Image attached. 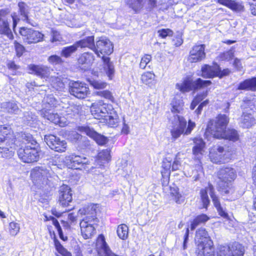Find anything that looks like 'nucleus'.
<instances>
[{"instance_id":"62","label":"nucleus","mask_w":256,"mask_h":256,"mask_svg":"<svg viewBox=\"0 0 256 256\" xmlns=\"http://www.w3.org/2000/svg\"><path fill=\"white\" fill-rule=\"evenodd\" d=\"M209 103V100H206L202 102L198 106L197 109L195 110V112L198 114H201L202 110L204 106H206Z\"/></svg>"},{"instance_id":"34","label":"nucleus","mask_w":256,"mask_h":256,"mask_svg":"<svg viewBox=\"0 0 256 256\" xmlns=\"http://www.w3.org/2000/svg\"><path fill=\"white\" fill-rule=\"evenodd\" d=\"M209 217L205 214H202L196 216L190 224V229L192 230H194L198 226L205 224L207 221L209 220Z\"/></svg>"},{"instance_id":"51","label":"nucleus","mask_w":256,"mask_h":256,"mask_svg":"<svg viewBox=\"0 0 256 256\" xmlns=\"http://www.w3.org/2000/svg\"><path fill=\"white\" fill-rule=\"evenodd\" d=\"M54 243L55 247L58 250V252L62 254L63 256H72L71 254L68 252L60 244L58 240H57L55 237L54 238Z\"/></svg>"},{"instance_id":"15","label":"nucleus","mask_w":256,"mask_h":256,"mask_svg":"<svg viewBox=\"0 0 256 256\" xmlns=\"http://www.w3.org/2000/svg\"><path fill=\"white\" fill-rule=\"evenodd\" d=\"M211 161L216 164L224 163L229 159V154L226 152L222 146H218L210 152Z\"/></svg>"},{"instance_id":"56","label":"nucleus","mask_w":256,"mask_h":256,"mask_svg":"<svg viewBox=\"0 0 256 256\" xmlns=\"http://www.w3.org/2000/svg\"><path fill=\"white\" fill-rule=\"evenodd\" d=\"M14 46L16 56L18 57L21 56L25 51V48L22 45L17 42L16 40L14 42Z\"/></svg>"},{"instance_id":"20","label":"nucleus","mask_w":256,"mask_h":256,"mask_svg":"<svg viewBox=\"0 0 256 256\" xmlns=\"http://www.w3.org/2000/svg\"><path fill=\"white\" fill-rule=\"evenodd\" d=\"M79 130L82 132L92 138L99 145H104L108 142V138L96 132L93 128L86 126L79 127Z\"/></svg>"},{"instance_id":"61","label":"nucleus","mask_w":256,"mask_h":256,"mask_svg":"<svg viewBox=\"0 0 256 256\" xmlns=\"http://www.w3.org/2000/svg\"><path fill=\"white\" fill-rule=\"evenodd\" d=\"M6 191L10 196L11 197L14 196V187L10 180L8 182Z\"/></svg>"},{"instance_id":"60","label":"nucleus","mask_w":256,"mask_h":256,"mask_svg":"<svg viewBox=\"0 0 256 256\" xmlns=\"http://www.w3.org/2000/svg\"><path fill=\"white\" fill-rule=\"evenodd\" d=\"M181 167V162H180V158H178L176 156L174 160L172 161L171 170L172 171H176L178 170Z\"/></svg>"},{"instance_id":"41","label":"nucleus","mask_w":256,"mask_h":256,"mask_svg":"<svg viewBox=\"0 0 256 256\" xmlns=\"http://www.w3.org/2000/svg\"><path fill=\"white\" fill-rule=\"evenodd\" d=\"M176 86L177 89L183 93L192 90V80H185L182 83L176 84Z\"/></svg>"},{"instance_id":"27","label":"nucleus","mask_w":256,"mask_h":256,"mask_svg":"<svg viewBox=\"0 0 256 256\" xmlns=\"http://www.w3.org/2000/svg\"><path fill=\"white\" fill-rule=\"evenodd\" d=\"M18 6L20 16H22V20L32 26H36V23L34 20H31L28 17V7L27 5L23 2H20L18 3Z\"/></svg>"},{"instance_id":"12","label":"nucleus","mask_w":256,"mask_h":256,"mask_svg":"<svg viewBox=\"0 0 256 256\" xmlns=\"http://www.w3.org/2000/svg\"><path fill=\"white\" fill-rule=\"evenodd\" d=\"M244 252V247L235 242L228 246H220L218 256H243Z\"/></svg>"},{"instance_id":"42","label":"nucleus","mask_w":256,"mask_h":256,"mask_svg":"<svg viewBox=\"0 0 256 256\" xmlns=\"http://www.w3.org/2000/svg\"><path fill=\"white\" fill-rule=\"evenodd\" d=\"M78 47L76 44H74L64 47L62 48L60 55L65 58H68L71 56V55L74 53L78 50Z\"/></svg>"},{"instance_id":"43","label":"nucleus","mask_w":256,"mask_h":256,"mask_svg":"<svg viewBox=\"0 0 256 256\" xmlns=\"http://www.w3.org/2000/svg\"><path fill=\"white\" fill-rule=\"evenodd\" d=\"M242 108L243 109V112H252L256 108V100L252 99L250 100H246L244 101Z\"/></svg>"},{"instance_id":"32","label":"nucleus","mask_w":256,"mask_h":256,"mask_svg":"<svg viewBox=\"0 0 256 256\" xmlns=\"http://www.w3.org/2000/svg\"><path fill=\"white\" fill-rule=\"evenodd\" d=\"M30 70H32V73H34L35 74L41 77L42 78H45L48 75V68L43 66H31L30 67Z\"/></svg>"},{"instance_id":"9","label":"nucleus","mask_w":256,"mask_h":256,"mask_svg":"<svg viewBox=\"0 0 256 256\" xmlns=\"http://www.w3.org/2000/svg\"><path fill=\"white\" fill-rule=\"evenodd\" d=\"M68 92L74 96L78 99H84L90 94L87 84L79 81H72L69 84Z\"/></svg>"},{"instance_id":"1","label":"nucleus","mask_w":256,"mask_h":256,"mask_svg":"<svg viewBox=\"0 0 256 256\" xmlns=\"http://www.w3.org/2000/svg\"><path fill=\"white\" fill-rule=\"evenodd\" d=\"M228 122V118L226 114H219L214 122L210 121L206 128V132L210 133L214 138H224L236 141L238 139V134L236 130L234 129L226 130Z\"/></svg>"},{"instance_id":"63","label":"nucleus","mask_w":256,"mask_h":256,"mask_svg":"<svg viewBox=\"0 0 256 256\" xmlns=\"http://www.w3.org/2000/svg\"><path fill=\"white\" fill-rule=\"evenodd\" d=\"M208 95V92L198 94L194 99L198 104L200 102Z\"/></svg>"},{"instance_id":"2","label":"nucleus","mask_w":256,"mask_h":256,"mask_svg":"<svg viewBox=\"0 0 256 256\" xmlns=\"http://www.w3.org/2000/svg\"><path fill=\"white\" fill-rule=\"evenodd\" d=\"M93 52L98 57L102 58L104 63V70L110 80L114 76L115 70L110 58L104 54L109 55L113 52V46L111 42L106 38H100L94 43Z\"/></svg>"},{"instance_id":"11","label":"nucleus","mask_w":256,"mask_h":256,"mask_svg":"<svg viewBox=\"0 0 256 256\" xmlns=\"http://www.w3.org/2000/svg\"><path fill=\"white\" fill-rule=\"evenodd\" d=\"M24 41L28 44H36L43 40L44 35L38 30L27 28H21L19 30Z\"/></svg>"},{"instance_id":"46","label":"nucleus","mask_w":256,"mask_h":256,"mask_svg":"<svg viewBox=\"0 0 256 256\" xmlns=\"http://www.w3.org/2000/svg\"><path fill=\"white\" fill-rule=\"evenodd\" d=\"M128 227L126 225L120 224L117 228V234L118 236L122 240H126L128 237Z\"/></svg>"},{"instance_id":"26","label":"nucleus","mask_w":256,"mask_h":256,"mask_svg":"<svg viewBox=\"0 0 256 256\" xmlns=\"http://www.w3.org/2000/svg\"><path fill=\"white\" fill-rule=\"evenodd\" d=\"M238 89L239 90L255 91L256 90V78H248L240 83Z\"/></svg>"},{"instance_id":"18","label":"nucleus","mask_w":256,"mask_h":256,"mask_svg":"<svg viewBox=\"0 0 256 256\" xmlns=\"http://www.w3.org/2000/svg\"><path fill=\"white\" fill-rule=\"evenodd\" d=\"M9 13L8 10H0V34L6 35L12 38V35L7 18Z\"/></svg>"},{"instance_id":"17","label":"nucleus","mask_w":256,"mask_h":256,"mask_svg":"<svg viewBox=\"0 0 256 256\" xmlns=\"http://www.w3.org/2000/svg\"><path fill=\"white\" fill-rule=\"evenodd\" d=\"M126 4L135 12H138L148 2V8L152 9L156 6V0H126Z\"/></svg>"},{"instance_id":"40","label":"nucleus","mask_w":256,"mask_h":256,"mask_svg":"<svg viewBox=\"0 0 256 256\" xmlns=\"http://www.w3.org/2000/svg\"><path fill=\"white\" fill-rule=\"evenodd\" d=\"M194 142L195 144L192 148L194 154L198 156L199 154H202V152L205 145L202 139V138H196Z\"/></svg>"},{"instance_id":"24","label":"nucleus","mask_w":256,"mask_h":256,"mask_svg":"<svg viewBox=\"0 0 256 256\" xmlns=\"http://www.w3.org/2000/svg\"><path fill=\"white\" fill-rule=\"evenodd\" d=\"M255 120L252 116L251 112H242L240 118V124L243 128H249L254 124Z\"/></svg>"},{"instance_id":"29","label":"nucleus","mask_w":256,"mask_h":256,"mask_svg":"<svg viewBox=\"0 0 256 256\" xmlns=\"http://www.w3.org/2000/svg\"><path fill=\"white\" fill-rule=\"evenodd\" d=\"M218 68L205 64L202 68V76L204 78H212L218 76Z\"/></svg>"},{"instance_id":"55","label":"nucleus","mask_w":256,"mask_h":256,"mask_svg":"<svg viewBox=\"0 0 256 256\" xmlns=\"http://www.w3.org/2000/svg\"><path fill=\"white\" fill-rule=\"evenodd\" d=\"M152 60V56L150 54H145L141 58L140 64V68L142 69H144L146 65L150 62Z\"/></svg>"},{"instance_id":"50","label":"nucleus","mask_w":256,"mask_h":256,"mask_svg":"<svg viewBox=\"0 0 256 256\" xmlns=\"http://www.w3.org/2000/svg\"><path fill=\"white\" fill-rule=\"evenodd\" d=\"M170 194L173 198L174 200L177 204H182L184 202V198L182 196V194L178 192V188H172L170 189Z\"/></svg>"},{"instance_id":"28","label":"nucleus","mask_w":256,"mask_h":256,"mask_svg":"<svg viewBox=\"0 0 256 256\" xmlns=\"http://www.w3.org/2000/svg\"><path fill=\"white\" fill-rule=\"evenodd\" d=\"M218 2L237 12H242L244 10V6L241 4L234 0H218Z\"/></svg>"},{"instance_id":"4","label":"nucleus","mask_w":256,"mask_h":256,"mask_svg":"<svg viewBox=\"0 0 256 256\" xmlns=\"http://www.w3.org/2000/svg\"><path fill=\"white\" fill-rule=\"evenodd\" d=\"M96 205L91 204L78 211L80 214L86 216L80 224L82 234L85 239L90 238L96 232L93 225L96 216Z\"/></svg>"},{"instance_id":"30","label":"nucleus","mask_w":256,"mask_h":256,"mask_svg":"<svg viewBox=\"0 0 256 256\" xmlns=\"http://www.w3.org/2000/svg\"><path fill=\"white\" fill-rule=\"evenodd\" d=\"M58 102V100L54 97L53 94H48L44 98L42 109L50 110V108L56 107Z\"/></svg>"},{"instance_id":"22","label":"nucleus","mask_w":256,"mask_h":256,"mask_svg":"<svg viewBox=\"0 0 256 256\" xmlns=\"http://www.w3.org/2000/svg\"><path fill=\"white\" fill-rule=\"evenodd\" d=\"M72 200V194L70 188L67 185L63 184L60 188V204L63 206H67Z\"/></svg>"},{"instance_id":"45","label":"nucleus","mask_w":256,"mask_h":256,"mask_svg":"<svg viewBox=\"0 0 256 256\" xmlns=\"http://www.w3.org/2000/svg\"><path fill=\"white\" fill-rule=\"evenodd\" d=\"M172 159L169 157H166L164 160L162 166L164 171H162V174L163 176H164L170 175L172 166Z\"/></svg>"},{"instance_id":"39","label":"nucleus","mask_w":256,"mask_h":256,"mask_svg":"<svg viewBox=\"0 0 256 256\" xmlns=\"http://www.w3.org/2000/svg\"><path fill=\"white\" fill-rule=\"evenodd\" d=\"M51 86L57 91H62L64 89V84L59 77H52L50 78Z\"/></svg>"},{"instance_id":"58","label":"nucleus","mask_w":256,"mask_h":256,"mask_svg":"<svg viewBox=\"0 0 256 256\" xmlns=\"http://www.w3.org/2000/svg\"><path fill=\"white\" fill-rule=\"evenodd\" d=\"M48 61L52 64H60L63 62L62 58L56 55H52L48 57Z\"/></svg>"},{"instance_id":"23","label":"nucleus","mask_w":256,"mask_h":256,"mask_svg":"<svg viewBox=\"0 0 256 256\" xmlns=\"http://www.w3.org/2000/svg\"><path fill=\"white\" fill-rule=\"evenodd\" d=\"M94 60V56L93 54L86 52H84L80 56L78 62L82 69L87 70L90 68Z\"/></svg>"},{"instance_id":"53","label":"nucleus","mask_w":256,"mask_h":256,"mask_svg":"<svg viewBox=\"0 0 256 256\" xmlns=\"http://www.w3.org/2000/svg\"><path fill=\"white\" fill-rule=\"evenodd\" d=\"M98 159L102 163L108 162L110 159V150L106 149L100 152L98 154Z\"/></svg>"},{"instance_id":"25","label":"nucleus","mask_w":256,"mask_h":256,"mask_svg":"<svg viewBox=\"0 0 256 256\" xmlns=\"http://www.w3.org/2000/svg\"><path fill=\"white\" fill-rule=\"evenodd\" d=\"M50 110H46L42 109L40 110V114L43 118L47 119L50 122L55 124H59L60 126H62L61 123L60 118L59 116L57 114L50 112Z\"/></svg>"},{"instance_id":"38","label":"nucleus","mask_w":256,"mask_h":256,"mask_svg":"<svg viewBox=\"0 0 256 256\" xmlns=\"http://www.w3.org/2000/svg\"><path fill=\"white\" fill-rule=\"evenodd\" d=\"M110 127H116L118 122V117L114 110H113L106 118H104Z\"/></svg>"},{"instance_id":"54","label":"nucleus","mask_w":256,"mask_h":256,"mask_svg":"<svg viewBox=\"0 0 256 256\" xmlns=\"http://www.w3.org/2000/svg\"><path fill=\"white\" fill-rule=\"evenodd\" d=\"M94 94L96 96L103 97L104 98L108 99L112 102H114V98L112 94L110 91L108 90L98 91L95 92Z\"/></svg>"},{"instance_id":"16","label":"nucleus","mask_w":256,"mask_h":256,"mask_svg":"<svg viewBox=\"0 0 256 256\" xmlns=\"http://www.w3.org/2000/svg\"><path fill=\"white\" fill-rule=\"evenodd\" d=\"M66 160L70 161L72 166L75 169L88 168V166L90 164V162L86 157L72 154L66 156Z\"/></svg>"},{"instance_id":"33","label":"nucleus","mask_w":256,"mask_h":256,"mask_svg":"<svg viewBox=\"0 0 256 256\" xmlns=\"http://www.w3.org/2000/svg\"><path fill=\"white\" fill-rule=\"evenodd\" d=\"M24 122L30 126L36 127L38 120L37 116L30 112H26L24 113L23 117Z\"/></svg>"},{"instance_id":"13","label":"nucleus","mask_w":256,"mask_h":256,"mask_svg":"<svg viewBox=\"0 0 256 256\" xmlns=\"http://www.w3.org/2000/svg\"><path fill=\"white\" fill-rule=\"evenodd\" d=\"M4 138V136H0V153L3 158H10L13 156L16 148L15 140L12 135L9 138Z\"/></svg>"},{"instance_id":"36","label":"nucleus","mask_w":256,"mask_h":256,"mask_svg":"<svg viewBox=\"0 0 256 256\" xmlns=\"http://www.w3.org/2000/svg\"><path fill=\"white\" fill-rule=\"evenodd\" d=\"M2 108L10 114H16L19 112V108L14 102H6L1 104Z\"/></svg>"},{"instance_id":"19","label":"nucleus","mask_w":256,"mask_h":256,"mask_svg":"<svg viewBox=\"0 0 256 256\" xmlns=\"http://www.w3.org/2000/svg\"><path fill=\"white\" fill-rule=\"evenodd\" d=\"M204 44L194 46L190 52L188 60L190 62H200L206 58Z\"/></svg>"},{"instance_id":"52","label":"nucleus","mask_w":256,"mask_h":256,"mask_svg":"<svg viewBox=\"0 0 256 256\" xmlns=\"http://www.w3.org/2000/svg\"><path fill=\"white\" fill-rule=\"evenodd\" d=\"M171 105L172 106V112L174 114L180 112L183 106L182 100H176V98L172 100Z\"/></svg>"},{"instance_id":"44","label":"nucleus","mask_w":256,"mask_h":256,"mask_svg":"<svg viewBox=\"0 0 256 256\" xmlns=\"http://www.w3.org/2000/svg\"><path fill=\"white\" fill-rule=\"evenodd\" d=\"M155 76V74L152 72H145L141 76V80L146 85H150L154 80Z\"/></svg>"},{"instance_id":"59","label":"nucleus","mask_w":256,"mask_h":256,"mask_svg":"<svg viewBox=\"0 0 256 256\" xmlns=\"http://www.w3.org/2000/svg\"><path fill=\"white\" fill-rule=\"evenodd\" d=\"M158 32L159 36L162 38H166L168 36H170L173 34V32L169 28L160 30Z\"/></svg>"},{"instance_id":"48","label":"nucleus","mask_w":256,"mask_h":256,"mask_svg":"<svg viewBox=\"0 0 256 256\" xmlns=\"http://www.w3.org/2000/svg\"><path fill=\"white\" fill-rule=\"evenodd\" d=\"M10 135L12 136L14 140H15V136L11 128L9 126H0V136H4V139L9 138Z\"/></svg>"},{"instance_id":"35","label":"nucleus","mask_w":256,"mask_h":256,"mask_svg":"<svg viewBox=\"0 0 256 256\" xmlns=\"http://www.w3.org/2000/svg\"><path fill=\"white\" fill-rule=\"evenodd\" d=\"M192 88L194 90L206 88L212 84V82L209 80H202L200 78H198L195 80L192 81Z\"/></svg>"},{"instance_id":"21","label":"nucleus","mask_w":256,"mask_h":256,"mask_svg":"<svg viewBox=\"0 0 256 256\" xmlns=\"http://www.w3.org/2000/svg\"><path fill=\"white\" fill-rule=\"evenodd\" d=\"M195 242L198 246V249H200L202 246H212V244L208 232L204 228H200L196 231Z\"/></svg>"},{"instance_id":"37","label":"nucleus","mask_w":256,"mask_h":256,"mask_svg":"<svg viewBox=\"0 0 256 256\" xmlns=\"http://www.w3.org/2000/svg\"><path fill=\"white\" fill-rule=\"evenodd\" d=\"M197 256H214V248L212 246H202L198 249Z\"/></svg>"},{"instance_id":"3","label":"nucleus","mask_w":256,"mask_h":256,"mask_svg":"<svg viewBox=\"0 0 256 256\" xmlns=\"http://www.w3.org/2000/svg\"><path fill=\"white\" fill-rule=\"evenodd\" d=\"M22 142L26 144L24 148H20L18 151L19 158L24 162L30 163L36 162L39 158V154L36 147L38 144L30 134L22 136Z\"/></svg>"},{"instance_id":"10","label":"nucleus","mask_w":256,"mask_h":256,"mask_svg":"<svg viewBox=\"0 0 256 256\" xmlns=\"http://www.w3.org/2000/svg\"><path fill=\"white\" fill-rule=\"evenodd\" d=\"M113 110L110 104L104 103L102 101L92 104L90 107V112L95 118L101 119L106 118Z\"/></svg>"},{"instance_id":"5","label":"nucleus","mask_w":256,"mask_h":256,"mask_svg":"<svg viewBox=\"0 0 256 256\" xmlns=\"http://www.w3.org/2000/svg\"><path fill=\"white\" fill-rule=\"evenodd\" d=\"M236 177V172L232 168L224 167L220 170L218 178L220 180L218 183V188L222 195L233 194L234 189L232 182Z\"/></svg>"},{"instance_id":"31","label":"nucleus","mask_w":256,"mask_h":256,"mask_svg":"<svg viewBox=\"0 0 256 256\" xmlns=\"http://www.w3.org/2000/svg\"><path fill=\"white\" fill-rule=\"evenodd\" d=\"M75 44L78 48H88L93 51L94 46V36H88L82 40L76 42Z\"/></svg>"},{"instance_id":"47","label":"nucleus","mask_w":256,"mask_h":256,"mask_svg":"<svg viewBox=\"0 0 256 256\" xmlns=\"http://www.w3.org/2000/svg\"><path fill=\"white\" fill-rule=\"evenodd\" d=\"M88 81L90 84L95 89H104L108 85L106 82L100 80L89 79Z\"/></svg>"},{"instance_id":"49","label":"nucleus","mask_w":256,"mask_h":256,"mask_svg":"<svg viewBox=\"0 0 256 256\" xmlns=\"http://www.w3.org/2000/svg\"><path fill=\"white\" fill-rule=\"evenodd\" d=\"M20 230V224L15 222H11L8 226V232L12 236H15L19 232Z\"/></svg>"},{"instance_id":"6","label":"nucleus","mask_w":256,"mask_h":256,"mask_svg":"<svg viewBox=\"0 0 256 256\" xmlns=\"http://www.w3.org/2000/svg\"><path fill=\"white\" fill-rule=\"evenodd\" d=\"M172 122L173 126L170 132L172 138L174 139L178 138L184 133V134H189L195 126V123L190 120L188 128L184 131L186 126V121L183 117L177 114L174 115V120H172Z\"/></svg>"},{"instance_id":"7","label":"nucleus","mask_w":256,"mask_h":256,"mask_svg":"<svg viewBox=\"0 0 256 256\" xmlns=\"http://www.w3.org/2000/svg\"><path fill=\"white\" fill-rule=\"evenodd\" d=\"M54 174L43 166H36L31 170L30 177L34 185L40 188L49 184Z\"/></svg>"},{"instance_id":"64","label":"nucleus","mask_w":256,"mask_h":256,"mask_svg":"<svg viewBox=\"0 0 256 256\" xmlns=\"http://www.w3.org/2000/svg\"><path fill=\"white\" fill-rule=\"evenodd\" d=\"M233 65L238 70L240 71L242 70V64L240 62V60L237 58H235Z\"/></svg>"},{"instance_id":"57","label":"nucleus","mask_w":256,"mask_h":256,"mask_svg":"<svg viewBox=\"0 0 256 256\" xmlns=\"http://www.w3.org/2000/svg\"><path fill=\"white\" fill-rule=\"evenodd\" d=\"M234 56V52L230 50L221 54L220 58L222 60H231Z\"/></svg>"},{"instance_id":"8","label":"nucleus","mask_w":256,"mask_h":256,"mask_svg":"<svg viewBox=\"0 0 256 256\" xmlns=\"http://www.w3.org/2000/svg\"><path fill=\"white\" fill-rule=\"evenodd\" d=\"M208 192L210 193L212 202L219 214L224 218H228V214L221 206L218 197L215 194L214 187L211 184H208V186L206 189L200 190L201 199L204 208H206L210 204V200L208 195Z\"/></svg>"},{"instance_id":"14","label":"nucleus","mask_w":256,"mask_h":256,"mask_svg":"<svg viewBox=\"0 0 256 256\" xmlns=\"http://www.w3.org/2000/svg\"><path fill=\"white\" fill-rule=\"evenodd\" d=\"M44 140L48 146L56 152H62L66 150V142L60 140L59 137L52 134L45 136Z\"/></svg>"}]
</instances>
